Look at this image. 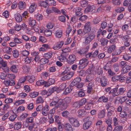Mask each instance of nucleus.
<instances>
[{
  "label": "nucleus",
  "instance_id": "45",
  "mask_svg": "<svg viewBox=\"0 0 131 131\" xmlns=\"http://www.w3.org/2000/svg\"><path fill=\"white\" fill-rule=\"evenodd\" d=\"M7 77L11 80H13L16 78V76L13 74H8L7 75Z\"/></svg>",
  "mask_w": 131,
  "mask_h": 131
},
{
  "label": "nucleus",
  "instance_id": "61",
  "mask_svg": "<svg viewBox=\"0 0 131 131\" xmlns=\"http://www.w3.org/2000/svg\"><path fill=\"white\" fill-rule=\"evenodd\" d=\"M71 99L70 97H67L64 99V102L69 105V103L71 102Z\"/></svg>",
  "mask_w": 131,
  "mask_h": 131
},
{
  "label": "nucleus",
  "instance_id": "31",
  "mask_svg": "<svg viewBox=\"0 0 131 131\" xmlns=\"http://www.w3.org/2000/svg\"><path fill=\"white\" fill-rule=\"evenodd\" d=\"M59 105L60 106L59 108L60 109H61L62 110H66L67 108V107L69 106V105L67 104L64 102L62 104H60Z\"/></svg>",
  "mask_w": 131,
  "mask_h": 131
},
{
  "label": "nucleus",
  "instance_id": "44",
  "mask_svg": "<svg viewBox=\"0 0 131 131\" xmlns=\"http://www.w3.org/2000/svg\"><path fill=\"white\" fill-rule=\"evenodd\" d=\"M17 117V115L15 114H13L10 115L9 118V120L12 122H14L15 120V119Z\"/></svg>",
  "mask_w": 131,
  "mask_h": 131
},
{
  "label": "nucleus",
  "instance_id": "42",
  "mask_svg": "<svg viewBox=\"0 0 131 131\" xmlns=\"http://www.w3.org/2000/svg\"><path fill=\"white\" fill-rule=\"evenodd\" d=\"M108 100L107 98L105 97V96H103L100 97L97 101V102H106Z\"/></svg>",
  "mask_w": 131,
  "mask_h": 131
},
{
  "label": "nucleus",
  "instance_id": "23",
  "mask_svg": "<svg viewBox=\"0 0 131 131\" xmlns=\"http://www.w3.org/2000/svg\"><path fill=\"white\" fill-rule=\"evenodd\" d=\"M94 75L93 74H89L86 77V81L89 82L91 81L94 78Z\"/></svg>",
  "mask_w": 131,
  "mask_h": 131
},
{
  "label": "nucleus",
  "instance_id": "30",
  "mask_svg": "<svg viewBox=\"0 0 131 131\" xmlns=\"http://www.w3.org/2000/svg\"><path fill=\"white\" fill-rule=\"evenodd\" d=\"M30 53L27 50H24L21 52L20 54L22 57H28Z\"/></svg>",
  "mask_w": 131,
  "mask_h": 131
},
{
  "label": "nucleus",
  "instance_id": "21",
  "mask_svg": "<svg viewBox=\"0 0 131 131\" xmlns=\"http://www.w3.org/2000/svg\"><path fill=\"white\" fill-rule=\"evenodd\" d=\"M18 5L19 8L20 10H23L26 8V4L25 2H20Z\"/></svg>",
  "mask_w": 131,
  "mask_h": 131
},
{
  "label": "nucleus",
  "instance_id": "12",
  "mask_svg": "<svg viewBox=\"0 0 131 131\" xmlns=\"http://www.w3.org/2000/svg\"><path fill=\"white\" fill-rule=\"evenodd\" d=\"M59 108V106L57 105L51 109L50 110L49 112L48 116H53L56 112L55 110Z\"/></svg>",
  "mask_w": 131,
  "mask_h": 131
},
{
  "label": "nucleus",
  "instance_id": "38",
  "mask_svg": "<svg viewBox=\"0 0 131 131\" xmlns=\"http://www.w3.org/2000/svg\"><path fill=\"white\" fill-rule=\"evenodd\" d=\"M12 48L8 47L4 48L3 49V51L5 53L9 54L12 51Z\"/></svg>",
  "mask_w": 131,
  "mask_h": 131
},
{
  "label": "nucleus",
  "instance_id": "52",
  "mask_svg": "<svg viewBox=\"0 0 131 131\" xmlns=\"http://www.w3.org/2000/svg\"><path fill=\"white\" fill-rule=\"evenodd\" d=\"M131 5V0H125L123 2V5L125 6H129Z\"/></svg>",
  "mask_w": 131,
  "mask_h": 131
},
{
  "label": "nucleus",
  "instance_id": "60",
  "mask_svg": "<svg viewBox=\"0 0 131 131\" xmlns=\"http://www.w3.org/2000/svg\"><path fill=\"white\" fill-rule=\"evenodd\" d=\"M10 107L9 105L6 104L4 105L3 108V110L4 111H7L10 109Z\"/></svg>",
  "mask_w": 131,
  "mask_h": 131
},
{
  "label": "nucleus",
  "instance_id": "24",
  "mask_svg": "<svg viewBox=\"0 0 131 131\" xmlns=\"http://www.w3.org/2000/svg\"><path fill=\"white\" fill-rule=\"evenodd\" d=\"M9 69L12 72L15 73H17L18 71V69L16 65H12L10 67Z\"/></svg>",
  "mask_w": 131,
  "mask_h": 131
},
{
  "label": "nucleus",
  "instance_id": "16",
  "mask_svg": "<svg viewBox=\"0 0 131 131\" xmlns=\"http://www.w3.org/2000/svg\"><path fill=\"white\" fill-rule=\"evenodd\" d=\"M27 81L31 83H33L36 79L34 75H27Z\"/></svg>",
  "mask_w": 131,
  "mask_h": 131
},
{
  "label": "nucleus",
  "instance_id": "59",
  "mask_svg": "<svg viewBox=\"0 0 131 131\" xmlns=\"http://www.w3.org/2000/svg\"><path fill=\"white\" fill-rule=\"evenodd\" d=\"M58 59L61 62H65L67 60V58L66 57L62 56L61 55V56L59 57Z\"/></svg>",
  "mask_w": 131,
  "mask_h": 131
},
{
  "label": "nucleus",
  "instance_id": "33",
  "mask_svg": "<svg viewBox=\"0 0 131 131\" xmlns=\"http://www.w3.org/2000/svg\"><path fill=\"white\" fill-rule=\"evenodd\" d=\"M95 7L93 5L90 6L88 5L85 9L86 11L89 12L92 11L93 10L95 9Z\"/></svg>",
  "mask_w": 131,
  "mask_h": 131
},
{
  "label": "nucleus",
  "instance_id": "17",
  "mask_svg": "<svg viewBox=\"0 0 131 131\" xmlns=\"http://www.w3.org/2000/svg\"><path fill=\"white\" fill-rule=\"evenodd\" d=\"M28 23L30 26L33 27L36 24V22L32 18L30 17L28 19Z\"/></svg>",
  "mask_w": 131,
  "mask_h": 131
},
{
  "label": "nucleus",
  "instance_id": "27",
  "mask_svg": "<svg viewBox=\"0 0 131 131\" xmlns=\"http://www.w3.org/2000/svg\"><path fill=\"white\" fill-rule=\"evenodd\" d=\"M105 115V110L101 111L98 114V117L99 118H103Z\"/></svg>",
  "mask_w": 131,
  "mask_h": 131
},
{
  "label": "nucleus",
  "instance_id": "35",
  "mask_svg": "<svg viewBox=\"0 0 131 131\" xmlns=\"http://www.w3.org/2000/svg\"><path fill=\"white\" fill-rule=\"evenodd\" d=\"M46 81L43 80H41L37 81L36 83V85L38 86H40L41 85H44V86L46 87L45 85Z\"/></svg>",
  "mask_w": 131,
  "mask_h": 131
},
{
  "label": "nucleus",
  "instance_id": "20",
  "mask_svg": "<svg viewBox=\"0 0 131 131\" xmlns=\"http://www.w3.org/2000/svg\"><path fill=\"white\" fill-rule=\"evenodd\" d=\"M102 121L101 120H99L97 121L96 124V126L99 127V129L101 130H103L105 129V127L102 125Z\"/></svg>",
  "mask_w": 131,
  "mask_h": 131
},
{
  "label": "nucleus",
  "instance_id": "13",
  "mask_svg": "<svg viewBox=\"0 0 131 131\" xmlns=\"http://www.w3.org/2000/svg\"><path fill=\"white\" fill-rule=\"evenodd\" d=\"M100 83L102 86L104 87L106 86L107 83V80L104 77H102L100 79Z\"/></svg>",
  "mask_w": 131,
  "mask_h": 131
},
{
  "label": "nucleus",
  "instance_id": "39",
  "mask_svg": "<svg viewBox=\"0 0 131 131\" xmlns=\"http://www.w3.org/2000/svg\"><path fill=\"white\" fill-rule=\"evenodd\" d=\"M15 19L17 22H20L22 20L21 16L20 14L18 13H17L15 16Z\"/></svg>",
  "mask_w": 131,
  "mask_h": 131
},
{
  "label": "nucleus",
  "instance_id": "36",
  "mask_svg": "<svg viewBox=\"0 0 131 131\" xmlns=\"http://www.w3.org/2000/svg\"><path fill=\"white\" fill-rule=\"evenodd\" d=\"M72 26L69 25H68L67 27L66 31V34H67L66 36H69L70 33L71 32L72 30Z\"/></svg>",
  "mask_w": 131,
  "mask_h": 131
},
{
  "label": "nucleus",
  "instance_id": "5",
  "mask_svg": "<svg viewBox=\"0 0 131 131\" xmlns=\"http://www.w3.org/2000/svg\"><path fill=\"white\" fill-rule=\"evenodd\" d=\"M76 59V57L74 54H71L69 56L68 59V63L69 64H72L74 63Z\"/></svg>",
  "mask_w": 131,
  "mask_h": 131
},
{
  "label": "nucleus",
  "instance_id": "48",
  "mask_svg": "<svg viewBox=\"0 0 131 131\" xmlns=\"http://www.w3.org/2000/svg\"><path fill=\"white\" fill-rule=\"evenodd\" d=\"M91 29V28H90L84 26V28L83 30V32L84 33V34L87 33L89 34L90 32Z\"/></svg>",
  "mask_w": 131,
  "mask_h": 131
},
{
  "label": "nucleus",
  "instance_id": "2",
  "mask_svg": "<svg viewBox=\"0 0 131 131\" xmlns=\"http://www.w3.org/2000/svg\"><path fill=\"white\" fill-rule=\"evenodd\" d=\"M95 37L94 36L92 35L89 34H88V36L84 37V43L87 45L90 43L92 41L94 40Z\"/></svg>",
  "mask_w": 131,
  "mask_h": 131
},
{
  "label": "nucleus",
  "instance_id": "51",
  "mask_svg": "<svg viewBox=\"0 0 131 131\" xmlns=\"http://www.w3.org/2000/svg\"><path fill=\"white\" fill-rule=\"evenodd\" d=\"M79 74L80 77L81 78H82L86 76V73L84 71L81 70L79 72Z\"/></svg>",
  "mask_w": 131,
  "mask_h": 131
},
{
  "label": "nucleus",
  "instance_id": "28",
  "mask_svg": "<svg viewBox=\"0 0 131 131\" xmlns=\"http://www.w3.org/2000/svg\"><path fill=\"white\" fill-rule=\"evenodd\" d=\"M95 73L97 75H101L103 73V69L100 67H99L95 71Z\"/></svg>",
  "mask_w": 131,
  "mask_h": 131
},
{
  "label": "nucleus",
  "instance_id": "19",
  "mask_svg": "<svg viewBox=\"0 0 131 131\" xmlns=\"http://www.w3.org/2000/svg\"><path fill=\"white\" fill-rule=\"evenodd\" d=\"M38 5L39 6L46 8L48 6V4L47 2V0L45 1H40L39 2Z\"/></svg>",
  "mask_w": 131,
  "mask_h": 131
},
{
  "label": "nucleus",
  "instance_id": "34",
  "mask_svg": "<svg viewBox=\"0 0 131 131\" xmlns=\"http://www.w3.org/2000/svg\"><path fill=\"white\" fill-rule=\"evenodd\" d=\"M49 60L44 57L43 58L41 59L40 60V63L42 65L47 63Z\"/></svg>",
  "mask_w": 131,
  "mask_h": 131
},
{
  "label": "nucleus",
  "instance_id": "26",
  "mask_svg": "<svg viewBox=\"0 0 131 131\" xmlns=\"http://www.w3.org/2000/svg\"><path fill=\"white\" fill-rule=\"evenodd\" d=\"M81 8L80 7H77L75 9V12L76 16L79 17L82 15V13L81 12Z\"/></svg>",
  "mask_w": 131,
  "mask_h": 131
},
{
  "label": "nucleus",
  "instance_id": "3",
  "mask_svg": "<svg viewBox=\"0 0 131 131\" xmlns=\"http://www.w3.org/2000/svg\"><path fill=\"white\" fill-rule=\"evenodd\" d=\"M89 63V61L87 59L83 58L80 60L79 64L82 65L83 68H84L87 66Z\"/></svg>",
  "mask_w": 131,
  "mask_h": 131
},
{
  "label": "nucleus",
  "instance_id": "7",
  "mask_svg": "<svg viewBox=\"0 0 131 131\" xmlns=\"http://www.w3.org/2000/svg\"><path fill=\"white\" fill-rule=\"evenodd\" d=\"M74 74L73 72H71L68 74L62 77L61 80L62 81H65L70 79L73 76Z\"/></svg>",
  "mask_w": 131,
  "mask_h": 131
},
{
  "label": "nucleus",
  "instance_id": "54",
  "mask_svg": "<svg viewBox=\"0 0 131 131\" xmlns=\"http://www.w3.org/2000/svg\"><path fill=\"white\" fill-rule=\"evenodd\" d=\"M52 55V53L51 52H48L45 53L44 55V57L47 59L50 58Z\"/></svg>",
  "mask_w": 131,
  "mask_h": 131
},
{
  "label": "nucleus",
  "instance_id": "1",
  "mask_svg": "<svg viewBox=\"0 0 131 131\" xmlns=\"http://www.w3.org/2000/svg\"><path fill=\"white\" fill-rule=\"evenodd\" d=\"M90 117L89 116H87L83 119V121L86 122L83 125V128L84 130L88 129L91 125L92 122L90 120Z\"/></svg>",
  "mask_w": 131,
  "mask_h": 131
},
{
  "label": "nucleus",
  "instance_id": "55",
  "mask_svg": "<svg viewBox=\"0 0 131 131\" xmlns=\"http://www.w3.org/2000/svg\"><path fill=\"white\" fill-rule=\"evenodd\" d=\"M126 100V98L125 96L121 99H120L119 97H117L116 99L115 100V102L117 100L119 101V102L121 103H122L125 102Z\"/></svg>",
  "mask_w": 131,
  "mask_h": 131
},
{
  "label": "nucleus",
  "instance_id": "63",
  "mask_svg": "<svg viewBox=\"0 0 131 131\" xmlns=\"http://www.w3.org/2000/svg\"><path fill=\"white\" fill-rule=\"evenodd\" d=\"M58 19L61 22L64 23L66 21V18L65 16H61L59 17Z\"/></svg>",
  "mask_w": 131,
  "mask_h": 131
},
{
  "label": "nucleus",
  "instance_id": "43",
  "mask_svg": "<svg viewBox=\"0 0 131 131\" xmlns=\"http://www.w3.org/2000/svg\"><path fill=\"white\" fill-rule=\"evenodd\" d=\"M33 60V58L32 57H26L25 59V62L26 64H29L30 63L31 61Z\"/></svg>",
  "mask_w": 131,
  "mask_h": 131
},
{
  "label": "nucleus",
  "instance_id": "4",
  "mask_svg": "<svg viewBox=\"0 0 131 131\" xmlns=\"http://www.w3.org/2000/svg\"><path fill=\"white\" fill-rule=\"evenodd\" d=\"M49 109V106L48 105H46L42 107L41 109V114L44 116H46L48 115Z\"/></svg>",
  "mask_w": 131,
  "mask_h": 131
},
{
  "label": "nucleus",
  "instance_id": "46",
  "mask_svg": "<svg viewBox=\"0 0 131 131\" xmlns=\"http://www.w3.org/2000/svg\"><path fill=\"white\" fill-rule=\"evenodd\" d=\"M22 69H23L24 72L25 73H26L28 72L30 69L29 66H28L25 65H24L23 66Z\"/></svg>",
  "mask_w": 131,
  "mask_h": 131
},
{
  "label": "nucleus",
  "instance_id": "56",
  "mask_svg": "<svg viewBox=\"0 0 131 131\" xmlns=\"http://www.w3.org/2000/svg\"><path fill=\"white\" fill-rule=\"evenodd\" d=\"M97 28L96 27H93L92 29V30L89 33V34L93 36H94L95 37V33L97 30Z\"/></svg>",
  "mask_w": 131,
  "mask_h": 131
},
{
  "label": "nucleus",
  "instance_id": "64",
  "mask_svg": "<svg viewBox=\"0 0 131 131\" xmlns=\"http://www.w3.org/2000/svg\"><path fill=\"white\" fill-rule=\"evenodd\" d=\"M80 105L81 106L84 105L86 102L87 100L86 99L84 98L79 101Z\"/></svg>",
  "mask_w": 131,
  "mask_h": 131
},
{
  "label": "nucleus",
  "instance_id": "62",
  "mask_svg": "<svg viewBox=\"0 0 131 131\" xmlns=\"http://www.w3.org/2000/svg\"><path fill=\"white\" fill-rule=\"evenodd\" d=\"M25 102V100H20L16 101L14 104V105L18 106L23 103H24Z\"/></svg>",
  "mask_w": 131,
  "mask_h": 131
},
{
  "label": "nucleus",
  "instance_id": "58",
  "mask_svg": "<svg viewBox=\"0 0 131 131\" xmlns=\"http://www.w3.org/2000/svg\"><path fill=\"white\" fill-rule=\"evenodd\" d=\"M12 53L14 57L15 58H17L19 55L18 52L17 50L15 49L12 51Z\"/></svg>",
  "mask_w": 131,
  "mask_h": 131
},
{
  "label": "nucleus",
  "instance_id": "53",
  "mask_svg": "<svg viewBox=\"0 0 131 131\" xmlns=\"http://www.w3.org/2000/svg\"><path fill=\"white\" fill-rule=\"evenodd\" d=\"M38 94V93L36 92H34L30 93L29 96L32 98H35L37 96Z\"/></svg>",
  "mask_w": 131,
  "mask_h": 131
},
{
  "label": "nucleus",
  "instance_id": "18",
  "mask_svg": "<svg viewBox=\"0 0 131 131\" xmlns=\"http://www.w3.org/2000/svg\"><path fill=\"white\" fill-rule=\"evenodd\" d=\"M64 129L67 131H73L71 125L69 123H66L64 125Z\"/></svg>",
  "mask_w": 131,
  "mask_h": 131
},
{
  "label": "nucleus",
  "instance_id": "41",
  "mask_svg": "<svg viewBox=\"0 0 131 131\" xmlns=\"http://www.w3.org/2000/svg\"><path fill=\"white\" fill-rule=\"evenodd\" d=\"M101 44L102 46H105L107 45L108 42V40L105 38H102L100 40Z\"/></svg>",
  "mask_w": 131,
  "mask_h": 131
},
{
  "label": "nucleus",
  "instance_id": "22",
  "mask_svg": "<svg viewBox=\"0 0 131 131\" xmlns=\"http://www.w3.org/2000/svg\"><path fill=\"white\" fill-rule=\"evenodd\" d=\"M55 34L57 37L60 38L62 36V31L60 29H59L56 31Z\"/></svg>",
  "mask_w": 131,
  "mask_h": 131
},
{
  "label": "nucleus",
  "instance_id": "32",
  "mask_svg": "<svg viewBox=\"0 0 131 131\" xmlns=\"http://www.w3.org/2000/svg\"><path fill=\"white\" fill-rule=\"evenodd\" d=\"M21 122H17L14 124V129L15 130H18L21 128Z\"/></svg>",
  "mask_w": 131,
  "mask_h": 131
},
{
  "label": "nucleus",
  "instance_id": "50",
  "mask_svg": "<svg viewBox=\"0 0 131 131\" xmlns=\"http://www.w3.org/2000/svg\"><path fill=\"white\" fill-rule=\"evenodd\" d=\"M27 75L20 78L19 80L20 83H24L26 81H27Z\"/></svg>",
  "mask_w": 131,
  "mask_h": 131
},
{
  "label": "nucleus",
  "instance_id": "57",
  "mask_svg": "<svg viewBox=\"0 0 131 131\" xmlns=\"http://www.w3.org/2000/svg\"><path fill=\"white\" fill-rule=\"evenodd\" d=\"M66 86V83H63L59 86L58 89L62 91L65 89Z\"/></svg>",
  "mask_w": 131,
  "mask_h": 131
},
{
  "label": "nucleus",
  "instance_id": "14",
  "mask_svg": "<svg viewBox=\"0 0 131 131\" xmlns=\"http://www.w3.org/2000/svg\"><path fill=\"white\" fill-rule=\"evenodd\" d=\"M37 5V4L36 3H33L31 4L30 6L29 11L30 13H32L36 9Z\"/></svg>",
  "mask_w": 131,
  "mask_h": 131
},
{
  "label": "nucleus",
  "instance_id": "11",
  "mask_svg": "<svg viewBox=\"0 0 131 131\" xmlns=\"http://www.w3.org/2000/svg\"><path fill=\"white\" fill-rule=\"evenodd\" d=\"M126 79L125 77H122L120 75H115V81H119L121 82H123Z\"/></svg>",
  "mask_w": 131,
  "mask_h": 131
},
{
  "label": "nucleus",
  "instance_id": "47",
  "mask_svg": "<svg viewBox=\"0 0 131 131\" xmlns=\"http://www.w3.org/2000/svg\"><path fill=\"white\" fill-rule=\"evenodd\" d=\"M44 100L42 97L41 96H38L36 100V103L37 104L42 103L43 102Z\"/></svg>",
  "mask_w": 131,
  "mask_h": 131
},
{
  "label": "nucleus",
  "instance_id": "37",
  "mask_svg": "<svg viewBox=\"0 0 131 131\" xmlns=\"http://www.w3.org/2000/svg\"><path fill=\"white\" fill-rule=\"evenodd\" d=\"M45 36L48 37L50 36L52 34V31L49 29H46L43 32Z\"/></svg>",
  "mask_w": 131,
  "mask_h": 131
},
{
  "label": "nucleus",
  "instance_id": "6",
  "mask_svg": "<svg viewBox=\"0 0 131 131\" xmlns=\"http://www.w3.org/2000/svg\"><path fill=\"white\" fill-rule=\"evenodd\" d=\"M64 43L63 41L57 42L54 45L53 48L54 50H58L62 47Z\"/></svg>",
  "mask_w": 131,
  "mask_h": 131
},
{
  "label": "nucleus",
  "instance_id": "15",
  "mask_svg": "<svg viewBox=\"0 0 131 131\" xmlns=\"http://www.w3.org/2000/svg\"><path fill=\"white\" fill-rule=\"evenodd\" d=\"M124 89L123 88H121L119 90L116 87L115 88V96H117L120 94L123 93L125 91Z\"/></svg>",
  "mask_w": 131,
  "mask_h": 131
},
{
  "label": "nucleus",
  "instance_id": "40",
  "mask_svg": "<svg viewBox=\"0 0 131 131\" xmlns=\"http://www.w3.org/2000/svg\"><path fill=\"white\" fill-rule=\"evenodd\" d=\"M54 117L55 119V122L56 123L58 124L61 123V116L57 115H54Z\"/></svg>",
  "mask_w": 131,
  "mask_h": 131
},
{
  "label": "nucleus",
  "instance_id": "9",
  "mask_svg": "<svg viewBox=\"0 0 131 131\" xmlns=\"http://www.w3.org/2000/svg\"><path fill=\"white\" fill-rule=\"evenodd\" d=\"M94 84L92 82H90L87 86V92L88 93H91L93 92L94 89Z\"/></svg>",
  "mask_w": 131,
  "mask_h": 131
},
{
  "label": "nucleus",
  "instance_id": "25",
  "mask_svg": "<svg viewBox=\"0 0 131 131\" xmlns=\"http://www.w3.org/2000/svg\"><path fill=\"white\" fill-rule=\"evenodd\" d=\"M55 82V80L54 79L50 78L47 82L46 81L45 85L46 87H48L51 85L53 84Z\"/></svg>",
  "mask_w": 131,
  "mask_h": 131
},
{
  "label": "nucleus",
  "instance_id": "29",
  "mask_svg": "<svg viewBox=\"0 0 131 131\" xmlns=\"http://www.w3.org/2000/svg\"><path fill=\"white\" fill-rule=\"evenodd\" d=\"M72 87L70 85L69 86H68L66 89L63 92V94L65 95H67L71 92L73 89L72 88Z\"/></svg>",
  "mask_w": 131,
  "mask_h": 131
},
{
  "label": "nucleus",
  "instance_id": "8",
  "mask_svg": "<svg viewBox=\"0 0 131 131\" xmlns=\"http://www.w3.org/2000/svg\"><path fill=\"white\" fill-rule=\"evenodd\" d=\"M81 78L80 77H77L75 78L70 84V86L73 87L78 84L81 81Z\"/></svg>",
  "mask_w": 131,
  "mask_h": 131
},
{
  "label": "nucleus",
  "instance_id": "10",
  "mask_svg": "<svg viewBox=\"0 0 131 131\" xmlns=\"http://www.w3.org/2000/svg\"><path fill=\"white\" fill-rule=\"evenodd\" d=\"M4 83L7 86L9 85H14L15 84V82L14 80H11L10 81V80L7 79L4 80Z\"/></svg>",
  "mask_w": 131,
  "mask_h": 131
},
{
  "label": "nucleus",
  "instance_id": "49",
  "mask_svg": "<svg viewBox=\"0 0 131 131\" xmlns=\"http://www.w3.org/2000/svg\"><path fill=\"white\" fill-rule=\"evenodd\" d=\"M48 5L55 6L56 5V2L54 0H47Z\"/></svg>",
  "mask_w": 131,
  "mask_h": 131
}]
</instances>
